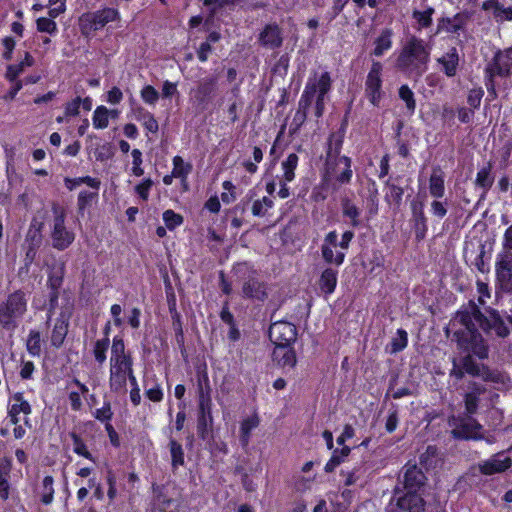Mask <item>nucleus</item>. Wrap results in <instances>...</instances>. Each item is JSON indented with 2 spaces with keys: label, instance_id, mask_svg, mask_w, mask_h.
<instances>
[{
  "label": "nucleus",
  "instance_id": "13d9d810",
  "mask_svg": "<svg viewBox=\"0 0 512 512\" xmlns=\"http://www.w3.org/2000/svg\"><path fill=\"white\" fill-rule=\"evenodd\" d=\"M37 30L48 34H55L57 32V24L51 18L40 17L36 21Z\"/></svg>",
  "mask_w": 512,
  "mask_h": 512
},
{
  "label": "nucleus",
  "instance_id": "7c9ffc66",
  "mask_svg": "<svg viewBox=\"0 0 512 512\" xmlns=\"http://www.w3.org/2000/svg\"><path fill=\"white\" fill-rule=\"evenodd\" d=\"M493 183L494 176L492 175V164L489 162L477 172L475 185L482 189V195L484 196L492 187Z\"/></svg>",
  "mask_w": 512,
  "mask_h": 512
},
{
  "label": "nucleus",
  "instance_id": "f704fd0d",
  "mask_svg": "<svg viewBox=\"0 0 512 512\" xmlns=\"http://www.w3.org/2000/svg\"><path fill=\"white\" fill-rule=\"evenodd\" d=\"M497 279L505 288L512 289V262L509 259H503L496 266Z\"/></svg>",
  "mask_w": 512,
  "mask_h": 512
},
{
  "label": "nucleus",
  "instance_id": "6e6552de",
  "mask_svg": "<svg viewBox=\"0 0 512 512\" xmlns=\"http://www.w3.org/2000/svg\"><path fill=\"white\" fill-rule=\"evenodd\" d=\"M325 177L333 179L338 185L349 184L353 177L351 158L342 156L338 160L325 161Z\"/></svg>",
  "mask_w": 512,
  "mask_h": 512
},
{
  "label": "nucleus",
  "instance_id": "20e7f679",
  "mask_svg": "<svg viewBox=\"0 0 512 512\" xmlns=\"http://www.w3.org/2000/svg\"><path fill=\"white\" fill-rule=\"evenodd\" d=\"M27 311L26 295L22 291H15L0 303V326L13 331L18 326V320Z\"/></svg>",
  "mask_w": 512,
  "mask_h": 512
},
{
  "label": "nucleus",
  "instance_id": "338daca9",
  "mask_svg": "<svg viewBox=\"0 0 512 512\" xmlns=\"http://www.w3.org/2000/svg\"><path fill=\"white\" fill-rule=\"evenodd\" d=\"M141 97L146 103L155 104L159 98V94L153 86L147 85L142 89Z\"/></svg>",
  "mask_w": 512,
  "mask_h": 512
},
{
  "label": "nucleus",
  "instance_id": "c756f323",
  "mask_svg": "<svg viewBox=\"0 0 512 512\" xmlns=\"http://www.w3.org/2000/svg\"><path fill=\"white\" fill-rule=\"evenodd\" d=\"M393 31L389 28L383 29L380 35L375 39V48L372 52L376 57L382 56L392 47Z\"/></svg>",
  "mask_w": 512,
  "mask_h": 512
},
{
  "label": "nucleus",
  "instance_id": "2eb2a0df",
  "mask_svg": "<svg viewBox=\"0 0 512 512\" xmlns=\"http://www.w3.org/2000/svg\"><path fill=\"white\" fill-rule=\"evenodd\" d=\"M216 87V77L203 78L198 82L197 88L193 91V99L201 110L206 109L211 102Z\"/></svg>",
  "mask_w": 512,
  "mask_h": 512
},
{
  "label": "nucleus",
  "instance_id": "864d4df0",
  "mask_svg": "<svg viewBox=\"0 0 512 512\" xmlns=\"http://www.w3.org/2000/svg\"><path fill=\"white\" fill-rule=\"evenodd\" d=\"M434 12V8L428 7L424 11L415 10L412 14V17L417 21L421 28H427L432 24V15Z\"/></svg>",
  "mask_w": 512,
  "mask_h": 512
},
{
  "label": "nucleus",
  "instance_id": "69168bd1",
  "mask_svg": "<svg viewBox=\"0 0 512 512\" xmlns=\"http://www.w3.org/2000/svg\"><path fill=\"white\" fill-rule=\"evenodd\" d=\"M153 186V181L151 179H145L140 184L135 187V192L139 195V197L147 201L149 198V192Z\"/></svg>",
  "mask_w": 512,
  "mask_h": 512
},
{
  "label": "nucleus",
  "instance_id": "f8f14e48",
  "mask_svg": "<svg viewBox=\"0 0 512 512\" xmlns=\"http://www.w3.org/2000/svg\"><path fill=\"white\" fill-rule=\"evenodd\" d=\"M382 64L373 61L365 82V93L370 102L377 106L382 98Z\"/></svg>",
  "mask_w": 512,
  "mask_h": 512
},
{
  "label": "nucleus",
  "instance_id": "37998d69",
  "mask_svg": "<svg viewBox=\"0 0 512 512\" xmlns=\"http://www.w3.org/2000/svg\"><path fill=\"white\" fill-rule=\"evenodd\" d=\"M321 253L322 257L325 260V262L329 264H336L337 266H340L343 264L345 259V253L341 251H337L334 253L332 247L328 245H322L321 246Z\"/></svg>",
  "mask_w": 512,
  "mask_h": 512
},
{
  "label": "nucleus",
  "instance_id": "9d476101",
  "mask_svg": "<svg viewBox=\"0 0 512 512\" xmlns=\"http://www.w3.org/2000/svg\"><path fill=\"white\" fill-rule=\"evenodd\" d=\"M449 426L452 428L451 434L456 439H478L481 437L480 430L482 426L470 415L466 417H451Z\"/></svg>",
  "mask_w": 512,
  "mask_h": 512
},
{
  "label": "nucleus",
  "instance_id": "a878e982",
  "mask_svg": "<svg viewBox=\"0 0 512 512\" xmlns=\"http://www.w3.org/2000/svg\"><path fill=\"white\" fill-rule=\"evenodd\" d=\"M437 62L442 66V71L447 77L455 76L459 64V55L457 49L452 47L448 52L439 57Z\"/></svg>",
  "mask_w": 512,
  "mask_h": 512
},
{
  "label": "nucleus",
  "instance_id": "f3484780",
  "mask_svg": "<svg viewBox=\"0 0 512 512\" xmlns=\"http://www.w3.org/2000/svg\"><path fill=\"white\" fill-rule=\"evenodd\" d=\"M70 317L71 307L68 306L61 311L60 316L57 318L54 328L52 330L51 343L54 347L58 348L63 344L68 332Z\"/></svg>",
  "mask_w": 512,
  "mask_h": 512
},
{
  "label": "nucleus",
  "instance_id": "09e8293b",
  "mask_svg": "<svg viewBox=\"0 0 512 512\" xmlns=\"http://www.w3.org/2000/svg\"><path fill=\"white\" fill-rule=\"evenodd\" d=\"M341 474L345 477V485L351 486L365 474V468L363 464H359L351 470H342Z\"/></svg>",
  "mask_w": 512,
  "mask_h": 512
},
{
  "label": "nucleus",
  "instance_id": "f257e3e1",
  "mask_svg": "<svg viewBox=\"0 0 512 512\" xmlns=\"http://www.w3.org/2000/svg\"><path fill=\"white\" fill-rule=\"evenodd\" d=\"M450 326L456 329L454 339L458 348L461 351H471L480 359L488 357V346L477 331L478 327L488 335H496L499 338H505L510 334L509 327L496 311L484 316L474 303L459 311Z\"/></svg>",
  "mask_w": 512,
  "mask_h": 512
},
{
  "label": "nucleus",
  "instance_id": "79ce46f5",
  "mask_svg": "<svg viewBox=\"0 0 512 512\" xmlns=\"http://www.w3.org/2000/svg\"><path fill=\"white\" fill-rule=\"evenodd\" d=\"M298 156L295 153H291L287 156L286 160L282 162V169L284 171L283 178L285 182H291L295 178V169L298 165Z\"/></svg>",
  "mask_w": 512,
  "mask_h": 512
},
{
  "label": "nucleus",
  "instance_id": "1a4fd4ad",
  "mask_svg": "<svg viewBox=\"0 0 512 512\" xmlns=\"http://www.w3.org/2000/svg\"><path fill=\"white\" fill-rule=\"evenodd\" d=\"M132 371L133 359L110 361V390L116 393H126L127 377Z\"/></svg>",
  "mask_w": 512,
  "mask_h": 512
},
{
  "label": "nucleus",
  "instance_id": "a18cd8bd",
  "mask_svg": "<svg viewBox=\"0 0 512 512\" xmlns=\"http://www.w3.org/2000/svg\"><path fill=\"white\" fill-rule=\"evenodd\" d=\"M110 340L108 337L98 339L93 347V355L95 360L102 365L106 361V352L109 348Z\"/></svg>",
  "mask_w": 512,
  "mask_h": 512
},
{
  "label": "nucleus",
  "instance_id": "b1692460",
  "mask_svg": "<svg viewBox=\"0 0 512 512\" xmlns=\"http://www.w3.org/2000/svg\"><path fill=\"white\" fill-rule=\"evenodd\" d=\"M467 21L468 16L465 13H457L451 18H441L438 23V32L444 30L448 33H458L464 28Z\"/></svg>",
  "mask_w": 512,
  "mask_h": 512
},
{
  "label": "nucleus",
  "instance_id": "680f3d73",
  "mask_svg": "<svg viewBox=\"0 0 512 512\" xmlns=\"http://www.w3.org/2000/svg\"><path fill=\"white\" fill-rule=\"evenodd\" d=\"M63 274H64V266H62L58 271L51 273L48 277V285L51 289V292H58V289L60 288L62 281H63Z\"/></svg>",
  "mask_w": 512,
  "mask_h": 512
},
{
  "label": "nucleus",
  "instance_id": "052dcab7",
  "mask_svg": "<svg viewBox=\"0 0 512 512\" xmlns=\"http://www.w3.org/2000/svg\"><path fill=\"white\" fill-rule=\"evenodd\" d=\"M163 220L168 229H174L182 224L183 217L180 214L175 213L173 210H166L163 213Z\"/></svg>",
  "mask_w": 512,
  "mask_h": 512
},
{
  "label": "nucleus",
  "instance_id": "e2e57ef3",
  "mask_svg": "<svg viewBox=\"0 0 512 512\" xmlns=\"http://www.w3.org/2000/svg\"><path fill=\"white\" fill-rule=\"evenodd\" d=\"M493 16L497 22L512 21V7H504L499 3Z\"/></svg>",
  "mask_w": 512,
  "mask_h": 512
},
{
  "label": "nucleus",
  "instance_id": "bb28decb",
  "mask_svg": "<svg viewBox=\"0 0 512 512\" xmlns=\"http://www.w3.org/2000/svg\"><path fill=\"white\" fill-rule=\"evenodd\" d=\"M338 271L333 268H326L319 279V287L323 293L330 295L337 285Z\"/></svg>",
  "mask_w": 512,
  "mask_h": 512
},
{
  "label": "nucleus",
  "instance_id": "c85d7f7f",
  "mask_svg": "<svg viewBox=\"0 0 512 512\" xmlns=\"http://www.w3.org/2000/svg\"><path fill=\"white\" fill-rule=\"evenodd\" d=\"M429 192L435 198H442L445 193L444 176L440 168H434L429 178Z\"/></svg>",
  "mask_w": 512,
  "mask_h": 512
},
{
  "label": "nucleus",
  "instance_id": "5fc2aeb1",
  "mask_svg": "<svg viewBox=\"0 0 512 512\" xmlns=\"http://www.w3.org/2000/svg\"><path fill=\"white\" fill-rule=\"evenodd\" d=\"M54 479L52 476H46L43 479V492L41 496V501L45 505L50 504L54 498V488H53Z\"/></svg>",
  "mask_w": 512,
  "mask_h": 512
},
{
  "label": "nucleus",
  "instance_id": "0eeeda50",
  "mask_svg": "<svg viewBox=\"0 0 512 512\" xmlns=\"http://www.w3.org/2000/svg\"><path fill=\"white\" fill-rule=\"evenodd\" d=\"M332 80L329 72H322L320 75L314 73L309 77L305 87H312L310 106L315 100L314 114L320 118L325 110V98L331 89Z\"/></svg>",
  "mask_w": 512,
  "mask_h": 512
},
{
  "label": "nucleus",
  "instance_id": "39448f33",
  "mask_svg": "<svg viewBox=\"0 0 512 512\" xmlns=\"http://www.w3.org/2000/svg\"><path fill=\"white\" fill-rule=\"evenodd\" d=\"M426 502L422 493L396 487L389 502V512H424Z\"/></svg>",
  "mask_w": 512,
  "mask_h": 512
},
{
  "label": "nucleus",
  "instance_id": "423d86ee",
  "mask_svg": "<svg viewBox=\"0 0 512 512\" xmlns=\"http://www.w3.org/2000/svg\"><path fill=\"white\" fill-rule=\"evenodd\" d=\"M118 17V10L109 7L95 12H86L78 19L79 30L83 36L90 37L93 32L103 28L109 22L115 21Z\"/></svg>",
  "mask_w": 512,
  "mask_h": 512
},
{
  "label": "nucleus",
  "instance_id": "412c9836",
  "mask_svg": "<svg viewBox=\"0 0 512 512\" xmlns=\"http://www.w3.org/2000/svg\"><path fill=\"white\" fill-rule=\"evenodd\" d=\"M242 295L245 298L264 301L267 298L265 284L255 277H249L243 282Z\"/></svg>",
  "mask_w": 512,
  "mask_h": 512
},
{
  "label": "nucleus",
  "instance_id": "c03bdc74",
  "mask_svg": "<svg viewBox=\"0 0 512 512\" xmlns=\"http://www.w3.org/2000/svg\"><path fill=\"white\" fill-rule=\"evenodd\" d=\"M386 186L388 188V192L385 195V199L389 203H393L396 207H399L404 194L403 188L394 183H391L390 180L386 182Z\"/></svg>",
  "mask_w": 512,
  "mask_h": 512
},
{
  "label": "nucleus",
  "instance_id": "6ab92c4d",
  "mask_svg": "<svg viewBox=\"0 0 512 512\" xmlns=\"http://www.w3.org/2000/svg\"><path fill=\"white\" fill-rule=\"evenodd\" d=\"M259 42L269 49L281 47L283 43L282 30L277 24H268L260 33Z\"/></svg>",
  "mask_w": 512,
  "mask_h": 512
},
{
  "label": "nucleus",
  "instance_id": "0e129e2a",
  "mask_svg": "<svg viewBox=\"0 0 512 512\" xmlns=\"http://www.w3.org/2000/svg\"><path fill=\"white\" fill-rule=\"evenodd\" d=\"M141 120H143L144 127L152 133H156L158 131V122L153 117V115L147 111L141 110Z\"/></svg>",
  "mask_w": 512,
  "mask_h": 512
},
{
  "label": "nucleus",
  "instance_id": "49530a36",
  "mask_svg": "<svg viewBox=\"0 0 512 512\" xmlns=\"http://www.w3.org/2000/svg\"><path fill=\"white\" fill-rule=\"evenodd\" d=\"M399 98L405 102L409 114H413L416 109V100L408 85L404 84L399 88Z\"/></svg>",
  "mask_w": 512,
  "mask_h": 512
},
{
  "label": "nucleus",
  "instance_id": "e433bc0d",
  "mask_svg": "<svg viewBox=\"0 0 512 512\" xmlns=\"http://www.w3.org/2000/svg\"><path fill=\"white\" fill-rule=\"evenodd\" d=\"M467 355L463 356L460 359V362L464 368L465 373L473 376L480 377L482 376L486 366L478 364L472 357L471 351H465Z\"/></svg>",
  "mask_w": 512,
  "mask_h": 512
},
{
  "label": "nucleus",
  "instance_id": "de8ad7c7",
  "mask_svg": "<svg viewBox=\"0 0 512 512\" xmlns=\"http://www.w3.org/2000/svg\"><path fill=\"white\" fill-rule=\"evenodd\" d=\"M109 124V110L104 106H99L94 111L93 125L96 129H104Z\"/></svg>",
  "mask_w": 512,
  "mask_h": 512
},
{
  "label": "nucleus",
  "instance_id": "cd10ccee",
  "mask_svg": "<svg viewBox=\"0 0 512 512\" xmlns=\"http://www.w3.org/2000/svg\"><path fill=\"white\" fill-rule=\"evenodd\" d=\"M168 448L171 456V466L173 471H176L180 466L185 464L184 449L176 439L173 437L169 438Z\"/></svg>",
  "mask_w": 512,
  "mask_h": 512
},
{
  "label": "nucleus",
  "instance_id": "393cba45",
  "mask_svg": "<svg viewBox=\"0 0 512 512\" xmlns=\"http://www.w3.org/2000/svg\"><path fill=\"white\" fill-rule=\"evenodd\" d=\"M486 389L476 383L472 382L469 385V391L465 394L464 402H465V410L468 415H473L477 412L479 397L483 394Z\"/></svg>",
  "mask_w": 512,
  "mask_h": 512
},
{
  "label": "nucleus",
  "instance_id": "f03ea898",
  "mask_svg": "<svg viewBox=\"0 0 512 512\" xmlns=\"http://www.w3.org/2000/svg\"><path fill=\"white\" fill-rule=\"evenodd\" d=\"M431 46L425 40L410 35L399 51L395 67L403 74L420 79L428 70Z\"/></svg>",
  "mask_w": 512,
  "mask_h": 512
},
{
  "label": "nucleus",
  "instance_id": "8fccbe9b",
  "mask_svg": "<svg viewBox=\"0 0 512 512\" xmlns=\"http://www.w3.org/2000/svg\"><path fill=\"white\" fill-rule=\"evenodd\" d=\"M192 167L190 164H186L182 157L175 156L173 158V176L176 178L186 179L187 175L190 173Z\"/></svg>",
  "mask_w": 512,
  "mask_h": 512
},
{
  "label": "nucleus",
  "instance_id": "7ed1b4c3",
  "mask_svg": "<svg viewBox=\"0 0 512 512\" xmlns=\"http://www.w3.org/2000/svg\"><path fill=\"white\" fill-rule=\"evenodd\" d=\"M51 210L53 213L50 222L51 244L54 249L64 251L74 242L75 233L65 225L67 212L63 206L53 202Z\"/></svg>",
  "mask_w": 512,
  "mask_h": 512
},
{
  "label": "nucleus",
  "instance_id": "c9c22d12",
  "mask_svg": "<svg viewBox=\"0 0 512 512\" xmlns=\"http://www.w3.org/2000/svg\"><path fill=\"white\" fill-rule=\"evenodd\" d=\"M341 207L343 216L350 219L351 226L358 227L360 225L359 208L348 197L341 199Z\"/></svg>",
  "mask_w": 512,
  "mask_h": 512
},
{
  "label": "nucleus",
  "instance_id": "bf43d9fd",
  "mask_svg": "<svg viewBox=\"0 0 512 512\" xmlns=\"http://www.w3.org/2000/svg\"><path fill=\"white\" fill-rule=\"evenodd\" d=\"M481 378L484 381H490V382H493L496 384H501L503 386L506 384V382L508 380V377L505 374L500 373L498 371H492V370L488 369L487 367L485 368Z\"/></svg>",
  "mask_w": 512,
  "mask_h": 512
},
{
  "label": "nucleus",
  "instance_id": "72a5a7b5",
  "mask_svg": "<svg viewBox=\"0 0 512 512\" xmlns=\"http://www.w3.org/2000/svg\"><path fill=\"white\" fill-rule=\"evenodd\" d=\"M260 423L259 417L257 414H253L252 416L244 419L241 422L240 426V442L243 447L248 446L250 442L251 432L253 429L258 427Z\"/></svg>",
  "mask_w": 512,
  "mask_h": 512
},
{
  "label": "nucleus",
  "instance_id": "aec40b11",
  "mask_svg": "<svg viewBox=\"0 0 512 512\" xmlns=\"http://www.w3.org/2000/svg\"><path fill=\"white\" fill-rule=\"evenodd\" d=\"M198 407L199 413H211V387L209 383V378L206 374L198 378Z\"/></svg>",
  "mask_w": 512,
  "mask_h": 512
},
{
  "label": "nucleus",
  "instance_id": "9b49d317",
  "mask_svg": "<svg viewBox=\"0 0 512 512\" xmlns=\"http://www.w3.org/2000/svg\"><path fill=\"white\" fill-rule=\"evenodd\" d=\"M512 68V46L495 53L492 61L486 67V74L490 77H509Z\"/></svg>",
  "mask_w": 512,
  "mask_h": 512
},
{
  "label": "nucleus",
  "instance_id": "4be33fe9",
  "mask_svg": "<svg viewBox=\"0 0 512 512\" xmlns=\"http://www.w3.org/2000/svg\"><path fill=\"white\" fill-rule=\"evenodd\" d=\"M412 222L417 241H422L428 230L427 218L424 214L422 203H412Z\"/></svg>",
  "mask_w": 512,
  "mask_h": 512
},
{
  "label": "nucleus",
  "instance_id": "4468645a",
  "mask_svg": "<svg viewBox=\"0 0 512 512\" xmlns=\"http://www.w3.org/2000/svg\"><path fill=\"white\" fill-rule=\"evenodd\" d=\"M427 477L416 464H407L403 471V489L422 493Z\"/></svg>",
  "mask_w": 512,
  "mask_h": 512
},
{
  "label": "nucleus",
  "instance_id": "4d7b16f0",
  "mask_svg": "<svg viewBox=\"0 0 512 512\" xmlns=\"http://www.w3.org/2000/svg\"><path fill=\"white\" fill-rule=\"evenodd\" d=\"M70 436L73 440V451L80 456H83L89 460H93L91 453L88 451L80 436L76 433H71Z\"/></svg>",
  "mask_w": 512,
  "mask_h": 512
},
{
  "label": "nucleus",
  "instance_id": "a211bd4d",
  "mask_svg": "<svg viewBox=\"0 0 512 512\" xmlns=\"http://www.w3.org/2000/svg\"><path fill=\"white\" fill-rule=\"evenodd\" d=\"M312 94V87H305L298 103V109L292 119L290 129L292 133L297 132L304 124L307 118V113L310 108V99Z\"/></svg>",
  "mask_w": 512,
  "mask_h": 512
},
{
  "label": "nucleus",
  "instance_id": "a19ab883",
  "mask_svg": "<svg viewBox=\"0 0 512 512\" xmlns=\"http://www.w3.org/2000/svg\"><path fill=\"white\" fill-rule=\"evenodd\" d=\"M132 357L126 353L125 344L122 338L114 337L111 347L110 361L131 360Z\"/></svg>",
  "mask_w": 512,
  "mask_h": 512
},
{
  "label": "nucleus",
  "instance_id": "58836bf2",
  "mask_svg": "<svg viewBox=\"0 0 512 512\" xmlns=\"http://www.w3.org/2000/svg\"><path fill=\"white\" fill-rule=\"evenodd\" d=\"M349 453L350 448L348 446H343L341 449L334 450L331 458L324 467L325 472H333L337 466L344 462Z\"/></svg>",
  "mask_w": 512,
  "mask_h": 512
},
{
  "label": "nucleus",
  "instance_id": "6e6d98bb",
  "mask_svg": "<svg viewBox=\"0 0 512 512\" xmlns=\"http://www.w3.org/2000/svg\"><path fill=\"white\" fill-rule=\"evenodd\" d=\"M212 421H213L212 413H210V414L199 413L198 423H197V431H198V435L202 439L206 438V436L208 434L209 426H211Z\"/></svg>",
  "mask_w": 512,
  "mask_h": 512
},
{
  "label": "nucleus",
  "instance_id": "473e14b6",
  "mask_svg": "<svg viewBox=\"0 0 512 512\" xmlns=\"http://www.w3.org/2000/svg\"><path fill=\"white\" fill-rule=\"evenodd\" d=\"M11 471L10 461L3 459L0 461V499L6 501L10 494L9 475Z\"/></svg>",
  "mask_w": 512,
  "mask_h": 512
},
{
  "label": "nucleus",
  "instance_id": "2f4dec72",
  "mask_svg": "<svg viewBox=\"0 0 512 512\" xmlns=\"http://www.w3.org/2000/svg\"><path fill=\"white\" fill-rule=\"evenodd\" d=\"M344 132L332 133L328 139V148L326 152V161L338 160L342 149Z\"/></svg>",
  "mask_w": 512,
  "mask_h": 512
},
{
  "label": "nucleus",
  "instance_id": "ea45409f",
  "mask_svg": "<svg viewBox=\"0 0 512 512\" xmlns=\"http://www.w3.org/2000/svg\"><path fill=\"white\" fill-rule=\"evenodd\" d=\"M13 403L9 407V409L14 414L23 413L25 415H29L32 412V408L30 403L24 399L23 393L17 392L12 396Z\"/></svg>",
  "mask_w": 512,
  "mask_h": 512
},
{
  "label": "nucleus",
  "instance_id": "774afa93",
  "mask_svg": "<svg viewBox=\"0 0 512 512\" xmlns=\"http://www.w3.org/2000/svg\"><path fill=\"white\" fill-rule=\"evenodd\" d=\"M26 68L24 67L23 64L21 63H18V64H13V65H9L7 67V71H6V74H5V77L7 80H9L10 82H14V81H17V77L19 75H21L24 70Z\"/></svg>",
  "mask_w": 512,
  "mask_h": 512
},
{
  "label": "nucleus",
  "instance_id": "ddd939ff",
  "mask_svg": "<svg viewBox=\"0 0 512 512\" xmlns=\"http://www.w3.org/2000/svg\"><path fill=\"white\" fill-rule=\"evenodd\" d=\"M297 337L295 325L286 321H277L269 328V338L275 345H291Z\"/></svg>",
  "mask_w": 512,
  "mask_h": 512
},
{
  "label": "nucleus",
  "instance_id": "5701e85b",
  "mask_svg": "<svg viewBox=\"0 0 512 512\" xmlns=\"http://www.w3.org/2000/svg\"><path fill=\"white\" fill-rule=\"evenodd\" d=\"M273 359L282 368H293L297 359L291 345H275Z\"/></svg>",
  "mask_w": 512,
  "mask_h": 512
},
{
  "label": "nucleus",
  "instance_id": "dca6fc26",
  "mask_svg": "<svg viewBox=\"0 0 512 512\" xmlns=\"http://www.w3.org/2000/svg\"><path fill=\"white\" fill-rule=\"evenodd\" d=\"M512 465V460L509 456L503 453H497L486 461L479 464V470L482 474L493 475L506 471Z\"/></svg>",
  "mask_w": 512,
  "mask_h": 512
},
{
  "label": "nucleus",
  "instance_id": "4c0bfd02",
  "mask_svg": "<svg viewBox=\"0 0 512 512\" xmlns=\"http://www.w3.org/2000/svg\"><path fill=\"white\" fill-rule=\"evenodd\" d=\"M408 345V334L404 329H398L396 335L391 339L386 351L390 354H396L404 350Z\"/></svg>",
  "mask_w": 512,
  "mask_h": 512
},
{
  "label": "nucleus",
  "instance_id": "603ef678",
  "mask_svg": "<svg viewBox=\"0 0 512 512\" xmlns=\"http://www.w3.org/2000/svg\"><path fill=\"white\" fill-rule=\"evenodd\" d=\"M272 207V199L265 196L262 199L254 201L252 205V214L257 217H264L267 214V211Z\"/></svg>",
  "mask_w": 512,
  "mask_h": 512
},
{
  "label": "nucleus",
  "instance_id": "3c124183",
  "mask_svg": "<svg viewBox=\"0 0 512 512\" xmlns=\"http://www.w3.org/2000/svg\"><path fill=\"white\" fill-rule=\"evenodd\" d=\"M26 347L32 356H39L41 353V337L38 331L32 330L29 333Z\"/></svg>",
  "mask_w": 512,
  "mask_h": 512
}]
</instances>
